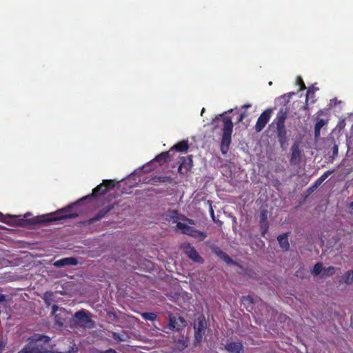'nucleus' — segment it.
<instances>
[{
	"label": "nucleus",
	"instance_id": "obj_1",
	"mask_svg": "<svg viewBox=\"0 0 353 353\" xmlns=\"http://www.w3.org/2000/svg\"><path fill=\"white\" fill-rule=\"evenodd\" d=\"M167 216L170 217V220H172L173 223H176V228L181 230L183 234L190 235L200 241L203 240L206 237V234L205 233L194 229L185 222L179 221V218L178 217L176 211L172 210L168 212Z\"/></svg>",
	"mask_w": 353,
	"mask_h": 353
},
{
	"label": "nucleus",
	"instance_id": "obj_2",
	"mask_svg": "<svg viewBox=\"0 0 353 353\" xmlns=\"http://www.w3.org/2000/svg\"><path fill=\"white\" fill-rule=\"evenodd\" d=\"M223 123L222 140L221 143V151L223 154H226L231 142V135L233 130V123L230 117H225L222 118Z\"/></svg>",
	"mask_w": 353,
	"mask_h": 353
},
{
	"label": "nucleus",
	"instance_id": "obj_3",
	"mask_svg": "<svg viewBox=\"0 0 353 353\" xmlns=\"http://www.w3.org/2000/svg\"><path fill=\"white\" fill-rule=\"evenodd\" d=\"M194 345L199 343L205 334L206 321L203 316H199L194 325Z\"/></svg>",
	"mask_w": 353,
	"mask_h": 353
},
{
	"label": "nucleus",
	"instance_id": "obj_4",
	"mask_svg": "<svg viewBox=\"0 0 353 353\" xmlns=\"http://www.w3.org/2000/svg\"><path fill=\"white\" fill-rule=\"evenodd\" d=\"M74 321L77 324L81 327H91L93 322L90 319L89 312L85 310H80L74 314Z\"/></svg>",
	"mask_w": 353,
	"mask_h": 353
},
{
	"label": "nucleus",
	"instance_id": "obj_5",
	"mask_svg": "<svg viewBox=\"0 0 353 353\" xmlns=\"http://www.w3.org/2000/svg\"><path fill=\"white\" fill-rule=\"evenodd\" d=\"M186 326L185 321L181 316L169 315L168 327L172 330L179 331Z\"/></svg>",
	"mask_w": 353,
	"mask_h": 353
},
{
	"label": "nucleus",
	"instance_id": "obj_6",
	"mask_svg": "<svg viewBox=\"0 0 353 353\" xmlns=\"http://www.w3.org/2000/svg\"><path fill=\"white\" fill-rule=\"evenodd\" d=\"M272 114V110H265L258 118L254 129L256 132H261L269 121Z\"/></svg>",
	"mask_w": 353,
	"mask_h": 353
},
{
	"label": "nucleus",
	"instance_id": "obj_7",
	"mask_svg": "<svg viewBox=\"0 0 353 353\" xmlns=\"http://www.w3.org/2000/svg\"><path fill=\"white\" fill-rule=\"evenodd\" d=\"M52 313L54 315L56 324L60 327L62 326L64 323L65 316H66L65 310L54 305L52 306Z\"/></svg>",
	"mask_w": 353,
	"mask_h": 353
},
{
	"label": "nucleus",
	"instance_id": "obj_8",
	"mask_svg": "<svg viewBox=\"0 0 353 353\" xmlns=\"http://www.w3.org/2000/svg\"><path fill=\"white\" fill-rule=\"evenodd\" d=\"M183 250L188 257L192 259L194 261L198 263L203 262L202 258L199 256V253L196 252L194 248H193L190 244H184Z\"/></svg>",
	"mask_w": 353,
	"mask_h": 353
},
{
	"label": "nucleus",
	"instance_id": "obj_9",
	"mask_svg": "<svg viewBox=\"0 0 353 353\" xmlns=\"http://www.w3.org/2000/svg\"><path fill=\"white\" fill-rule=\"evenodd\" d=\"M114 186V181L112 180H104L103 183L99 185H97L92 190V194L97 195V194H105L109 188H112Z\"/></svg>",
	"mask_w": 353,
	"mask_h": 353
},
{
	"label": "nucleus",
	"instance_id": "obj_10",
	"mask_svg": "<svg viewBox=\"0 0 353 353\" xmlns=\"http://www.w3.org/2000/svg\"><path fill=\"white\" fill-rule=\"evenodd\" d=\"M292 154L290 158V163L294 165H297L300 163L301 159V150L299 144L295 143L291 148Z\"/></svg>",
	"mask_w": 353,
	"mask_h": 353
},
{
	"label": "nucleus",
	"instance_id": "obj_11",
	"mask_svg": "<svg viewBox=\"0 0 353 353\" xmlns=\"http://www.w3.org/2000/svg\"><path fill=\"white\" fill-rule=\"evenodd\" d=\"M192 167V160L190 157H185L182 159V162L181 163L178 171L181 174H186Z\"/></svg>",
	"mask_w": 353,
	"mask_h": 353
},
{
	"label": "nucleus",
	"instance_id": "obj_12",
	"mask_svg": "<svg viewBox=\"0 0 353 353\" xmlns=\"http://www.w3.org/2000/svg\"><path fill=\"white\" fill-rule=\"evenodd\" d=\"M78 263L77 259L74 257L63 258L56 261L54 265L57 268H61L68 265H76Z\"/></svg>",
	"mask_w": 353,
	"mask_h": 353
},
{
	"label": "nucleus",
	"instance_id": "obj_13",
	"mask_svg": "<svg viewBox=\"0 0 353 353\" xmlns=\"http://www.w3.org/2000/svg\"><path fill=\"white\" fill-rule=\"evenodd\" d=\"M225 347L229 353H243V345L238 342L230 343Z\"/></svg>",
	"mask_w": 353,
	"mask_h": 353
},
{
	"label": "nucleus",
	"instance_id": "obj_14",
	"mask_svg": "<svg viewBox=\"0 0 353 353\" xmlns=\"http://www.w3.org/2000/svg\"><path fill=\"white\" fill-rule=\"evenodd\" d=\"M70 208V206H69L68 208L62 209L57 212L56 215H53V218L51 219V221H57L62 219H68V218H73L77 216V214H66L65 212L68 211Z\"/></svg>",
	"mask_w": 353,
	"mask_h": 353
},
{
	"label": "nucleus",
	"instance_id": "obj_15",
	"mask_svg": "<svg viewBox=\"0 0 353 353\" xmlns=\"http://www.w3.org/2000/svg\"><path fill=\"white\" fill-rule=\"evenodd\" d=\"M277 240L283 250L287 251L289 250L290 244L288 239V233L279 236Z\"/></svg>",
	"mask_w": 353,
	"mask_h": 353
},
{
	"label": "nucleus",
	"instance_id": "obj_16",
	"mask_svg": "<svg viewBox=\"0 0 353 353\" xmlns=\"http://www.w3.org/2000/svg\"><path fill=\"white\" fill-rule=\"evenodd\" d=\"M214 253L222 260H223L227 263H232V260L223 251H222L219 248H214Z\"/></svg>",
	"mask_w": 353,
	"mask_h": 353
},
{
	"label": "nucleus",
	"instance_id": "obj_17",
	"mask_svg": "<svg viewBox=\"0 0 353 353\" xmlns=\"http://www.w3.org/2000/svg\"><path fill=\"white\" fill-rule=\"evenodd\" d=\"M286 118H287L286 112H283V110H280L278 112L276 117L274 120V121L276 124V126L285 125V121Z\"/></svg>",
	"mask_w": 353,
	"mask_h": 353
},
{
	"label": "nucleus",
	"instance_id": "obj_18",
	"mask_svg": "<svg viewBox=\"0 0 353 353\" xmlns=\"http://www.w3.org/2000/svg\"><path fill=\"white\" fill-rule=\"evenodd\" d=\"M279 141L283 144L285 140L286 130L285 125L276 126Z\"/></svg>",
	"mask_w": 353,
	"mask_h": 353
},
{
	"label": "nucleus",
	"instance_id": "obj_19",
	"mask_svg": "<svg viewBox=\"0 0 353 353\" xmlns=\"http://www.w3.org/2000/svg\"><path fill=\"white\" fill-rule=\"evenodd\" d=\"M342 281L347 285L353 283V270H348L342 276Z\"/></svg>",
	"mask_w": 353,
	"mask_h": 353
},
{
	"label": "nucleus",
	"instance_id": "obj_20",
	"mask_svg": "<svg viewBox=\"0 0 353 353\" xmlns=\"http://www.w3.org/2000/svg\"><path fill=\"white\" fill-rule=\"evenodd\" d=\"M267 219V211L263 210L261 213V227L263 228V230L262 232V235L264 236L267 229H268V223H266L265 220Z\"/></svg>",
	"mask_w": 353,
	"mask_h": 353
},
{
	"label": "nucleus",
	"instance_id": "obj_21",
	"mask_svg": "<svg viewBox=\"0 0 353 353\" xmlns=\"http://www.w3.org/2000/svg\"><path fill=\"white\" fill-rule=\"evenodd\" d=\"M174 147L178 151L184 152L188 150V144L187 141H183L181 142H179L178 144L175 145Z\"/></svg>",
	"mask_w": 353,
	"mask_h": 353
},
{
	"label": "nucleus",
	"instance_id": "obj_22",
	"mask_svg": "<svg viewBox=\"0 0 353 353\" xmlns=\"http://www.w3.org/2000/svg\"><path fill=\"white\" fill-rule=\"evenodd\" d=\"M142 317L145 320L154 321L157 318V315L153 312H145L141 314Z\"/></svg>",
	"mask_w": 353,
	"mask_h": 353
},
{
	"label": "nucleus",
	"instance_id": "obj_23",
	"mask_svg": "<svg viewBox=\"0 0 353 353\" xmlns=\"http://www.w3.org/2000/svg\"><path fill=\"white\" fill-rule=\"evenodd\" d=\"M321 272H323V265L321 263H317L315 264L314 268H313V270H312V274H314V275H318L319 274H320Z\"/></svg>",
	"mask_w": 353,
	"mask_h": 353
},
{
	"label": "nucleus",
	"instance_id": "obj_24",
	"mask_svg": "<svg viewBox=\"0 0 353 353\" xmlns=\"http://www.w3.org/2000/svg\"><path fill=\"white\" fill-rule=\"evenodd\" d=\"M169 153L168 152H163L159 156H157L155 159V160L158 161L160 163H162L167 161V159L168 158Z\"/></svg>",
	"mask_w": 353,
	"mask_h": 353
},
{
	"label": "nucleus",
	"instance_id": "obj_25",
	"mask_svg": "<svg viewBox=\"0 0 353 353\" xmlns=\"http://www.w3.org/2000/svg\"><path fill=\"white\" fill-rule=\"evenodd\" d=\"M335 272V268L334 267H329L323 270V276H332Z\"/></svg>",
	"mask_w": 353,
	"mask_h": 353
},
{
	"label": "nucleus",
	"instance_id": "obj_26",
	"mask_svg": "<svg viewBox=\"0 0 353 353\" xmlns=\"http://www.w3.org/2000/svg\"><path fill=\"white\" fill-rule=\"evenodd\" d=\"M325 124V121L323 119H319L315 125V128L317 129H321Z\"/></svg>",
	"mask_w": 353,
	"mask_h": 353
},
{
	"label": "nucleus",
	"instance_id": "obj_27",
	"mask_svg": "<svg viewBox=\"0 0 353 353\" xmlns=\"http://www.w3.org/2000/svg\"><path fill=\"white\" fill-rule=\"evenodd\" d=\"M333 171H327L325 173H324L318 180L317 182L319 183H321L323 181H324L331 173H332Z\"/></svg>",
	"mask_w": 353,
	"mask_h": 353
},
{
	"label": "nucleus",
	"instance_id": "obj_28",
	"mask_svg": "<svg viewBox=\"0 0 353 353\" xmlns=\"http://www.w3.org/2000/svg\"><path fill=\"white\" fill-rule=\"evenodd\" d=\"M49 337L46 336H39L38 338H34L33 340L35 341L36 343H37L38 341H43L44 342H48L49 341Z\"/></svg>",
	"mask_w": 353,
	"mask_h": 353
},
{
	"label": "nucleus",
	"instance_id": "obj_29",
	"mask_svg": "<svg viewBox=\"0 0 353 353\" xmlns=\"http://www.w3.org/2000/svg\"><path fill=\"white\" fill-rule=\"evenodd\" d=\"M112 337L114 339L119 341H124L125 339L123 337H122L117 332H113Z\"/></svg>",
	"mask_w": 353,
	"mask_h": 353
},
{
	"label": "nucleus",
	"instance_id": "obj_30",
	"mask_svg": "<svg viewBox=\"0 0 353 353\" xmlns=\"http://www.w3.org/2000/svg\"><path fill=\"white\" fill-rule=\"evenodd\" d=\"M297 83L301 86V90H304V89L306 88V87L304 85V83H303V80L301 79V78L300 77H299L297 78Z\"/></svg>",
	"mask_w": 353,
	"mask_h": 353
},
{
	"label": "nucleus",
	"instance_id": "obj_31",
	"mask_svg": "<svg viewBox=\"0 0 353 353\" xmlns=\"http://www.w3.org/2000/svg\"><path fill=\"white\" fill-rule=\"evenodd\" d=\"M111 208H108L105 210H102L99 214H98V219H100L103 216V215L107 213L108 211H110Z\"/></svg>",
	"mask_w": 353,
	"mask_h": 353
},
{
	"label": "nucleus",
	"instance_id": "obj_32",
	"mask_svg": "<svg viewBox=\"0 0 353 353\" xmlns=\"http://www.w3.org/2000/svg\"><path fill=\"white\" fill-rule=\"evenodd\" d=\"M247 116V112L246 111H244L243 112H242L239 119H238V121L239 122H241L243 121V119Z\"/></svg>",
	"mask_w": 353,
	"mask_h": 353
},
{
	"label": "nucleus",
	"instance_id": "obj_33",
	"mask_svg": "<svg viewBox=\"0 0 353 353\" xmlns=\"http://www.w3.org/2000/svg\"><path fill=\"white\" fill-rule=\"evenodd\" d=\"M314 95V92H312L311 90H308L307 92V95H306V103L307 102L308 99H309V97H312Z\"/></svg>",
	"mask_w": 353,
	"mask_h": 353
},
{
	"label": "nucleus",
	"instance_id": "obj_34",
	"mask_svg": "<svg viewBox=\"0 0 353 353\" xmlns=\"http://www.w3.org/2000/svg\"><path fill=\"white\" fill-rule=\"evenodd\" d=\"M100 353H117L116 351L113 349H109L105 351H101Z\"/></svg>",
	"mask_w": 353,
	"mask_h": 353
},
{
	"label": "nucleus",
	"instance_id": "obj_35",
	"mask_svg": "<svg viewBox=\"0 0 353 353\" xmlns=\"http://www.w3.org/2000/svg\"><path fill=\"white\" fill-rule=\"evenodd\" d=\"M320 130L321 129H317L316 128H314V134L316 137H318L320 135Z\"/></svg>",
	"mask_w": 353,
	"mask_h": 353
},
{
	"label": "nucleus",
	"instance_id": "obj_36",
	"mask_svg": "<svg viewBox=\"0 0 353 353\" xmlns=\"http://www.w3.org/2000/svg\"><path fill=\"white\" fill-rule=\"evenodd\" d=\"M183 220H184L185 222H188L189 224H194V221L191 219H183Z\"/></svg>",
	"mask_w": 353,
	"mask_h": 353
},
{
	"label": "nucleus",
	"instance_id": "obj_37",
	"mask_svg": "<svg viewBox=\"0 0 353 353\" xmlns=\"http://www.w3.org/2000/svg\"><path fill=\"white\" fill-rule=\"evenodd\" d=\"M6 301V296L4 294H0V302Z\"/></svg>",
	"mask_w": 353,
	"mask_h": 353
},
{
	"label": "nucleus",
	"instance_id": "obj_38",
	"mask_svg": "<svg viewBox=\"0 0 353 353\" xmlns=\"http://www.w3.org/2000/svg\"><path fill=\"white\" fill-rule=\"evenodd\" d=\"M250 107H251V104L250 103H246V104L243 105L242 108H243L245 109H248V108H249Z\"/></svg>",
	"mask_w": 353,
	"mask_h": 353
},
{
	"label": "nucleus",
	"instance_id": "obj_39",
	"mask_svg": "<svg viewBox=\"0 0 353 353\" xmlns=\"http://www.w3.org/2000/svg\"><path fill=\"white\" fill-rule=\"evenodd\" d=\"M210 214H211L212 218L214 219V211H213L212 207L210 208Z\"/></svg>",
	"mask_w": 353,
	"mask_h": 353
},
{
	"label": "nucleus",
	"instance_id": "obj_40",
	"mask_svg": "<svg viewBox=\"0 0 353 353\" xmlns=\"http://www.w3.org/2000/svg\"><path fill=\"white\" fill-rule=\"evenodd\" d=\"M337 152H338V147L336 145H335L334 148V154L337 153Z\"/></svg>",
	"mask_w": 353,
	"mask_h": 353
},
{
	"label": "nucleus",
	"instance_id": "obj_41",
	"mask_svg": "<svg viewBox=\"0 0 353 353\" xmlns=\"http://www.w3.org/2000/svg\"><path fill=\"white\" fill-rule=\"evenodd\" d=\"M3 215L2 213H0V221H3Z\"/></svg>",
	"mask_w": 353,
	"mask_h": 353
},
{
	"label": "nucleus",
	"instance_id": "obj_42",
	"mask_svg": "<svg viewBox=\"0 0 353 353\" xmlns=\"http://www.w3.org/2000/svg\"><path fill=\"white\" fill-rule=\"evenodd\" d=\"M222 117V115H221V114H219V116L216 117L215 119H219V117Z\"/></svg>",
	"mask_w": 353,
	"mask_h": 353
},
{
	"label": "nucleus",
	"instance_id": "obj_43",
	"mask_svg": "<svg viewBox=\"0 0 353 353\" xmlns=\"http://www.w3.org/2000/svg\"><path fill=\"white\" fill-rule=\"evenodd\" d=\"M28 216H30V213H27L24 215V217H28Z\"/></svg>",
	"mask_w": 353,
	"mask_h": 353
},
{
	"label": "nucleus",
	"instance_id": "obj_44",
	"mask_svg": "<svg viewBox=\"0 0 353 353\" xmlns=\"http://www.w3.org/2000/svg\"><path fill=\"white\" fill-rule=\"evenodd\" d=\"M204 111H205V108H203L202 110H201V115L203 114V113H204Z\"/></svg>",
	"mask_w": 353,
	"mask_h": 353
}]
</instances>
